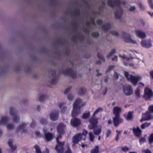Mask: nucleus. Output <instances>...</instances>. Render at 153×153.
I'll list each match as a JSON object with an SVG mask.
<instances>
[{
    "label": "nucleus",
    "instance_id": "obj_1",
    "mask_svg": "<svg viewBox=\"0 0 153 153\" xmlns=\"http://www.w3.org/2000/svg\"><path fill=\"white\" fill-rule=\"evenodd\" d=\"M82 102V100L81 99H77L73 104V110L71 112V115L73 117L76 116L77 115L81 113L80 108L85 105V103L80 105Z\"/></svg>",
    "mask_w": 153,
    "mask_h": 153
},
{
    "label": "nucleus",
    "instance_id": "obj_2",
    "mask_svg": "<svg viewBox=\"0 0 153 153\" xmlns=\"http://www.w3.org/2000/svg\"><path fill=\"white\" fill-rule=\"evenodd\" d=\"M123 74L127 80L130 82L134 85H136L138 82L142 79L141 76H134L129 74L128 72L126 71H124Z\"/></svg>",
    "mask_w": 153,
    "mask_h": 153
},
{
    "label": "nucleus",
    "instance_id": "obj_3",
    "mask_svg": "<svg viewBox=\"0 0 153 153\" xmlns=\"http://www.w3.org/2000/svg\"><path fill=\"white\" fill-rule=\"evenodd\" d=\"M87 133V131L84 130L82 134L79 133L74 135L72 138V146H74L75 145L78 144V142L81 140H85Z\"/></svg>",
    "mask_w": 153,
    "mask_h": 153
},
{
    "label": "nucleus",
    "instance_id": "obj_4",
    "mask_svg": "<svg viewBox=\"0 0 153 153\" xmlns=\"http://www.w3.org/2000/svg\"><path fill=\"white\" fill-rule=\"evenodd\" d=\"M61 138V136L59 135L56 138L57 144L55 147V149L58 153H63L65 149V145L64 146L65 142L64 141L62 142L59 141V139Z\"/></svg>",
    "mask_w": 153,
    "mask_h": 153
},
{
    "label": "nucleus",
    "instance_id": "obj_5",
    "mask_svg": "<svg viewBox=\"0 0 153 153\" xmlns=\"http://www.w3.org/2000/svg\"><path fill=\"white\" fill-rule=\"evenodd\" d=\"M122 36L123 40L125 42L130 43L133 44H137V41L131 39L129 34L123 33L122 34Z\"/></svg>",
    "mask_w": 153,
    "mask_h": 153
},
{
    "label": "nucleus",
    "instance_id": "obj_6",
    "mask_svg": "<svg viewBox=\"0 0 153 153\" xmlns=\"http://www.w3.org/2000/svg\"><path fill=\"white\" fill-rule=\"evenodd\" d=\"M8 120L9 119L7 117H3L0 122V125L1 124H6V126L7 128L9 130H11L14 128V126L11 124H7Z\"/></svg>",
    "mask_w": 153,
    "mask_h": 153
},
{
    "label": "nucleus",
    "instance_id": "obj_7",
    "mask_svg": "<svg viewBox=\"0 0 153 153\" xmlns=\"http://www.w3.org/2000/svg\"><path fill=\"white\" fill-rule=\"evenodd\" d=\"M123 90L124 93L126 95H130L133 93V89L131 86L129 85L123 86Z\"/></svg>",
    "mask_w": 153,
    "mask_h": 153
},
{
    "label": "nucleus",
    "instance_id": "obj_8",
    "mask_svg": "<svg viewBox=\"0 0 153 153\" xmlns=\"http://www.w3.org/2000/svg\"><path fill=\"white\" fill-rule=\"evenodd\" d=\"M153 95V93L152 90L147 87H145L143 97L146 100L151 98Z\"/></svg>",
    "mask_w": 153,
    "mask_h": 153
},
{
    "label": "nucleus",
    "instance_id": "obj_9",
    "mask_svg": "<svg viewBox=\"0 0 153 153\" xmlns=\"http://www.w3.org/2000/svg\"><path fill=\"white\" fill-rule=\"evenodd\" d=\"M141 45L142 47L149 48L152 46V43L151 39L146 40H142L140 42Z\"/></svg>",
    "mask_w": 153,
    "mask_h": 153
},
{
    "label": "nucleus",
    "instance_id": "obj_10",
    "mask_svg": "<svg viewBox=\"0 0 153 153\" xmlns=\"http://www.w3.org/2000/svg\"><path fill=\"white\" fill-rule=\"evenodd\" d=\"M57 131L60 134H63L66 130V126L62 123L59 124L57 127Z\"/></svg>",
    "mask_w": 153,
    "mask_h": 153
},
{
    "label": "nucleus",
    "instance_id": "obj_11",
    "mask_svg": "<svg viewBox=\"0 0 153 153\" xmlns=\"http://www.w3.org/2000/svg\"><path fill=\"white\" fill-rule=\"evenodd\" d=\"M81 123V120L77 118L72 119L70 121L71 125L74 127L79 126L80 124Z\"/></svg>",
    "mask_w": 153,
    "mask_h": 153
},
{
    "label": "nucleus",
    "instance_id": "obj_12",
    "mask_svg": "<svg viewBox=\"0 0 153 153\" xmlns=\"http://www.w3.org/2000/svg\"><path fill=\"white\" fill-rule=\"evenodd\" d=\"M135 33L136 35L140 38H145L146 37V35L145 33L140 30H136L135 31Z\"/></svg>",
    "mask_w": 153,
    "mask_h": 153
},
{
    "label": "nucleus",
    "instance_id": "obj_13",
    "mask_svg": "<svg viewBox=\"0 0 153 153\" xmlns=\"http://www.w3.org/2000/svg\"><path fill=\"white\" fill-rule=\"evenodd\" d=\"M114 125L115 126H118V124L122 123L123 120L119 117V116H116L113 118Z\"/></svg>",
    "mask_w": 153,
    "mask_h": 153
},
{
    "label": "nucleus",
    "instance_id": "obj_14",
    "mask_svg": "<svg viewBox=\"0 0 153 153\" xmlns=\"http://www.w3.org/2000/svg\"><path fill=\"white\" fill-rule=\"evenodd\" d=\"M45 137L46 140L47 141H49L51 140L53 138V136L52 134L50 133H46V130L44 129H43Z\"/></svg>",
    "mask_w": 153,
    "mask_h": 153
},
{
    "label": "nucleus",
    "instance_id": "obj_15",
    "mask_svg": "<svg viewBox=\"0 0 153 153\" xmlns=\"http://www.w3.org/2000/svg\"><path fill=\"white\" fill-rule=\"evenodd\" d=\"M50 118L52 120H56L58 118V114L55 111H53L51 113L50 115Z\"/></svg>",
    "mask_w": 153,
    "mask_h": 153
},
{
    "label": "nucleus",
    "instance_id": "obj_16",
    "mask_svg": "<svg viewBox=\"0 0 153 153\" xmlns=\"http://www.w3.org/2000/svg\"><path fill=\"white\" fill-rule=\"evenodd\" d=\"M133 132L135 136L137 137H139L141 135L142 131L138 127L136 128H133Z\"/></svg>",
    "mask_w": 153,
    "mask_h": 153
},
{
    "label": "nucleus",
    "instance_id": "obj_17",
    "mask_svg": "<svg viewBox=\"0 0 153 153\" xmlns=\"http://www.w3.org/2000/svg\"><path fill=\"white\" fill-rule=\"evenodd\" d=\"M121 111V108L118 107H114L113 109V113L115 116H119V114Z\"/></svg>",
    "mask_w": 153,
    "mask_h": 153
},
{
    "label": "nucleus",
    "instance_id": "obj_18",
    "mask_svg": "<svg viewBox=\"0 0 153 153\" xmlns=\"http://www.w3.org/2000/svg\"><path fill=\"white\" fill-rule=\"evenodd\" d=\"M107 3L109 6L110 7H113L115 5H117L120 3L119 0H115L114 1L112 0H108Z\"/></svg>",
    "mask_w": 153,
    "mask_h": 153
},
{
    "label": "nucleus",
    "instance_id": "obj_19",
    "mask_svg": "<svg viewBox=\"0 0 153 153\" xmlns=\"http://www.w3.org/2000/svg\"><path fill=\"white\" fill-rule=\"evenodd\" d=\"M133 113V112L129 111L128 112L126 115V114L124 115L126 119L127 120H130L132 118Z\"/></svg>",
    "mask_w": 153,
    "mask_h": 153
},
{
    "label": "nucleus",
    "instance_id": "obj_20",
    "mask_svg": "<svg viewBox=\"0 0 153 153\" xmlns=\"http://www.w3.org/2000/svg\"><path fill=\"white\" fill-rule=\"evenodd\" d=\"M94 117L90 118L89 121L91 124H93L96 126L98 123V119H95L94 118Z\"/></svg>",
    "mask_w": 153,
    "mask_h": 153
},
{
    "label": "nucleus",
    "instance_id": "obj_21",
    "mask_svg": "<svg viewBox=\"0 0 153 153\" xmlns=\"http://www.w3.org/2000/svg\"><path fill=\"white\" fill-rule=\"evenodd\" d=\"M58 106L60 108L61 111L62 113H64L66 110V108L64 105L62 103H60L59 104Z\"/></svg>",
    "mask_w": 153,
    "mask_h": 153
},
{
    "label": "nucleus",
    "instance_id": "obj_22",
    "mask_svg": "<svg viewBox=\"0 0 153 153\" xmlns=\"http://www.w3.org/2000/svg\"><path fill=\"white\" fill-rule=\"evenodd\" d=\"M65 150L64 153H72L71 150L70 148L69 145L67 144L65 145Z\"/></svg>",
    "mask_w": 153,
    "mask_h": 153
},
{
    "label": "nucleus",
    "instance_id": "obj_23",
    "mask_svg": "<svg viewBox=\"0 0 153 153\" xmlns=\"http://www.w3.org/2000/svg\"><path fill=\"white\" fill-rule=\"evenodd\" d=\"M101 127H100L99 128L94 129L93 130V132L95 135H99L101 132Z\"/></svg>",
    "mask_w": 153,
    "mask_h": 153
},
{
    "label": "nucleus",
    "instance_id": "obj_24",
    "mask_svg": "<svg viewBox=\"0 0 153 153\" xmlns=\"http://www.w3.org/2000/svg\"><path fill=\"white\" fill-rule=\"evenodd\" d=\"M90 113L89 111H88L87 112L84 113L82 116V119H85L88 118L90 116Z\"/></svg>",
    "mask_w": 153,
    "mask_h": 153
},
{
    "label": "nucleus",
    "instance_id": "obj_25",
    "mask_svg": "<svg viewBox=\"0 0 153 153\" xmlns=\"http://www.w3.org/2000/svg\"><path fill=\"white\" fill-rule=\"evenodd\" d=\"M13 140H10L8 141V144L11 149L13 151L15 150L16 149V146H13L12 145Z\"/></svg>",
    "mask_w": 153,
    "mask_h": 153
},
{
    "label": "nucleus",
    "instance_id": "obj_26",
    "mask_svg": "<svg viewBox=\"0 0 153 153\" xmlns=\"http://www.w3.org/2000/svg\"><path fill=\"white\" fill-rule=\"evenodd\" d=\"M99 146H96L94 148L90 151V153H98L99 152Z\"/></svg>",
    "mask_w": 153,
    "mask_h": 153
},
{
    "label": "nucleus",
    "instance_id": "obj_27",
    "mask_svg": "<svg viewBox=\"0 0 153 153\" xmlns=\"http://www.w3.org/2000/svg\"><path fill=\"white\" fill-rule=\"evenodd\" d=\"M122 11L121 10L116 12L115 13L116 17L117 19L120 18L122 15Z\"/></svg>",
    "mask_w": 153,
    "mask_h": 153
},
{
    "label": "nucleus",
    "instance_id": "obj_28",
    "mask_svg": "<svg viewBox=\"0 0 153 153\" xmlns=\"http://www.w3.org/2000/svg\"><path fill=\"white\" fill-rule=\"evenodd\" d=\"M151 124V123H146L143 124L141 126V128L142 129H144L146 128L147 127L149 126Z\"/></svg>",
    "mask_w": 153,
    "mask_h": 153
},
{
    "label": "nucleus",
    "instance_id": "obj_29",
    "mask_svg": "<svg viewBox=\"0 0 153 153\" xmlns=\"http://www.w3.org/2000/svg\"><path fill=\"white\" fill-rule=\"evenodd\" d=\"M130 60L131 59L132 61L135 64H137L140 62V60L138 58H130Z\"/></svg>",
    "mask_w": 153,
    "mask_h": 153
},
{
    "label": "nucleus",
    "instance_id": "obj_30",
    "mask_svg": "<svg viewBox=\"0 0 153 153\" xmlns=\"http://www.w3.org/2000/svg\"><path fill=\"white\" fill-rule=\"evenodd\" d=\"M89 136L90 140L91 141L93 142L94 140V134L92 132H89Z\"/></svg>",
    "mask_w": 153,
    "mask_h": 153
},
{
    "label": "nucleus",
    "instance_id": "obj_31",
    "mask_svg": "<svg viewBox=\"0 0 153 153\" xmlns=\"http://www.w3.org/2000/svg\"><path fill=\"white\" fill-rule=\"evenodd\" d=\"M152 119H153V116H152L151 115H150L146 119L142 118L140 120V121L141 122H142L143 120H149Z\"/></svg>",
    "mask_w": 153,
    "mask_h": 153
},
{
    "label": "nucleus",
    "instance_id": "obj_32",
    "mask_svg": "<svg viewBox=\"0 0 153 153\" xmlns=\"http://www.w3.org/2000/svg\"><path fill=\"white\" fill-rule=\"evenodd\" d=\"M102 109L101 108H98L97 109L94 113L93 117H94V116L97 114H98L99 112H100V111H102Z\"/></svg>",
    "mask_w": 153,
    "mask_h": 153
},
{
    "label": "nucleus",
    "instance_id": "obj_33",
    "mask_svg": "<svg viewBox=\"0 0 153 153\" xmlns=\"http://www.w3.org/2000/svg\"><path fill=\"white\" fill-rule=\"evenodd\" d=\"M140 90L139 88H137L135 91V94L136 96L137 97H140Z\"/></svg>",
    "mask_w": 153,
    "mask_h": 153
},
{
    "label": "nucleus",
    "instance_id": "obj_34",
    "mask_svg": "<svg viewBox=\"0 0 153 153\" xmlns=\"http://www.w3.org/2000/svg\"><path fill=\"white\" fill-rule=\"evenodd\" d=\"M74 74L73 72L71 70H68L67 71V73H66L65 74L71 76L72 77L74 78L75 77L72 75Z\"/></svg>",
    "mask_w": 153,
    "mask_h": 153
},
{
    "label": "nucleus",
    "instance_id": "obj_35",
    "mask_svg": "<svg viewBox=\"0 0 153 153\" xmlns=\"http://www.w3.org/2000/svg\"><path fill=\"white\" fill-rule=\"evenodd\" d=\"M36 153H42L39 147L37 146H34Z\"/></svg>",
    "mask_w": 153,
    "mask_h": 153
},
{
    "label": "nucleus",
    "instance_id": "obj_36",
    "mask_svg": "<svg viewBox=\"0 0 153 153\" xmlns=\"http://www.w3.org/2000/svg\"><path fill=\"white\" fill-rule=\"evenodd\" d=\"M116 132L117 133V134L115 139L116 140H117L119 138V135L120 134L121 131H118V130H117L116 131Z\"/></svg>",
    "mask_w": 153,
    "mask_h": 153
},
{
    "label": "nucleus",
    "instance_id": "obj_37",
    "mask_svg": "<svg viewBox=\"0 0 153 153\" xmlns=\"http://www.w3.org/2000/svg\"><path fill=\"white\" fill-rule=\"evenodd\" d=\"M119 57H121L122 59H125L126 60L128 61H129L130 59V58L126 57V56L124 55H119Z\"/></svg>",
    "mask_w": 153,
    "mask_h": 153
},
{
    "label": "nucleus",
    "instance_id": "obj_38",
    "mask_svg": "<svg viewBox=\"0 0 153 153\" xmlns=\"http://www.w3.org/2000/svg\"><path fill=\"white\" fill-rule=\"evenodd\" d=\"M148 1L150 7L153 9V0H148Z\"/></svg>",
    "mask_w": 153,
    "mask_h": 153
},
{
    "label": "nucleus",
    "instance_id": "obj_39",
    "mask_svg": "<svg viewBox=\"0 0 153 153\" xmlns=\"http://www.w3.org/2000/svg\"><path fill=\"white\" fill-rule=\"evenodd\" d=\"M111 132V131L110 130H107L105 133V137L107 138L110 136Z\"/></svg>",
    "mask_w": 153,
    "mask_h": 153
},
{
    "label": "nucleus",
    "instance_id": "obj_40",
    "mask_svg": "<svg viewBox=\"0 0 153 153\" xmlns=\"http://www.w3.org/2000/svg\"><path fill=\"white\" fill-rule=\"evenodd\" d=\"M153 142V133L149 137V142L150 143H152Z\"/></svg>",
    "mask_w": 153,
    "mask_h": 153
},
{
    "label": "nucleus",
    "instance_id": "obj_41",
    "mask_svg": "<svg viewBox=\"0 0 153 153\" xmlns=\"http://www.w3.org/2000/svg\"><path fill=\"white\" fill-rule=\"evenodd\" d=\"M146 141V140L144 137H142L140 139L139 142L140 144H141Z\"/></svg>",
    "mask_w": 153,
    "mask_h": 153
},
{
    "label": "nucleus",
    "instance_id": "obj_42",
    "mask_svg": "<svg viewBox=\"0 0 153 153\" xmlns=\"http://www.w3.org/2000/svg\"><path fill=\"white\" fill-rule=\"evenodd\" d=\"M19 120V118L15 114L14 115L13 118V121L15 122H17Z\"/></svg>",
    "mask_w": 153,
    "mask_h": 153
},
{
    "label": "nucleus",
    "instance_id": "obj_43",
    "mask_svg": "<svg viewBox=\"0 0 153 153\" xmlns=\"http://www.w3.org/2000/svg\"><path fill=\"white\" fill-rule=\"evenodd\" d=\"M116 52V50L114 49H113L111 50V52L109 53L108 55V57H109L110 56H111L112 55L114 54V53H115Z\"/></svg>",
    "mask_w": 153,
    "mask_h": 153
},
{
    "label": "nucleus",
    "instance_id": "obj_44",
    "mask_svg": "<svg viewBox=\"0 0 153 153\" xmlns=\"http://www.w3.org/2000/svg\"><path fill=\"white\" fill-rule=\"evenodd\" d=\"M96 126L93 124H91L88 126V128L90 129H93Z\"/></svg>",
    "mask_w": 153,
    "mask_h": 153
},
{
    "label": "nucleus",
    "instance_id": "obj_45",
    "mask_svg": "<svg viewBox=\"0 0 153 153\" xmlns=\"http://www.w3.org/2000/svg\"><path fill=\"white\" fill-rule=\"evenodd\" d=\"M121 149L124 152H126L128 150V148L127 146H124L121 148Z\"/></svg>",
    "mask_w": 153,
    "mask_h": 153
},
{
    "label": "nucleus",
    "instance_id": "obj_46",
    "mask_svg": "<svg viewBox=\"0 0 153 153\" xmlns=\"http://www.w3.org/2000/svg\"><path fill=\"white\" fill-rule=\"evenodd\" d=\"M40 122L42 124H45L47 123L46 120L43 119L40 120Z\"/></svg>",
    "mask_w": 153,
    "mask_h": 153
},
{
    "label": "nucleus",
    "instance_id": "obj_47",
    "mask_svg": "<svg viewBox=\"0 0 153 153\" xmlns=\"http://www.w3.org/2000/svg\"><path fill=\"white\" fill-rule=\"evenodd\" d=\"M73 96L71 94H70L68 96V99L69 101H71L72 100L73 98Z\"/></svg>",
    "mask_w": 153,
    "mask_h": 153
},
{
    "label": "nucleus",
    "instance_id": "obj_48",
    "mask_svg": "<svg viewBox=\"0 0 153 153\" xmlns=\"http://www.w3.org/2000/svg\"><path fill=\"white\" fill-rule=\"evenodd\" d=\"M149 109L150 112H153V105L149 106Z\"/></svg>",
    "mask_w": 153,
    "mask_h": 153
},
{
    "label": "nucleus",
    "instance_id": "obj_49",
    "mask_svg": "<svg viewBox=\"0 0 153 153\" xmlns=\"http://www.w3.org/2000/svg\"><path fill=\"white\" fill-rule=\"evenodd\" d=\"M114 79H117L118 78V75L116 73H115L114 76Z\"/></svg>",
    "mask_w": 153,
    "mask_h": 153
},
{
    "label": "nucleus",
    "instance_id": "obj_50",
    "mask_svg": "<svg viewBox=\"0 0 153 153\" xmlns=\"http://www.w3.org/2000/svg\"><path fill=\"white\" fill-rule=\"evenodd\" d=\"M71 88V87H69L67 88L64 91V93L65 94L67 93L70 90Z\"/></svg>",
    "mask_w": 153,
    "mask_h": 153
},
{
    "label": "nucleus",
    "instance_id": "obj_51",
    "mask_svg": "<svg viewBox=\"0 0 153 153\" xmlns=\"http://www.w3.org/2000/svg\"><path fill=\"white\" fill-rule=\"evenodd\" d=\"M143 153H151L149 149L144 150L142 151Z\"/></svg>",
    "mask_w": 153,
    "mask_h": 153
},
{
    "label": "nucleus",
    "instance_id": "obj_52",
    "mask_svg": "<svg viewBox=\"0 0 153 153\" xmlns=\"http://www.w3.org/2000/svg\"><path fill=\"white\" fill-rule=\"evenodd\" d=\"M26 126V125L25 124H23L19 128H18L19 130L20 131L22 130Z\"/></svg>",
    "mask_w": 153,
    "mask_h": 153
},
{
    "label": "nucleus",
    "instance_id": "obj_53",
    "mask_svg": "<svg viewBox=\"0 0 153 153\" xmlns=\"http://www.w3.org/2000/svg\"><path fill=\"white\" fill-rule=\"evenodd\" d=\"M111 33L113 34L114 35L116 36H118V32H117L116 31H112V32Z\"/></svg>",
    "mask_w": 153,
    "mask_h": 153
},
{
    "label": "nucleus",
    "instance_id": "obj_54",
    "mask_svg": "<svg viewBox=\"0 0 153 153\" xmlns=\"http://www.w3.org/2000/svg\"><path fill=\"white\" fill-rule=\"evenodd\" d=\"M138 85L140 87H141V86L144 87V86L145 85L143 83L141 82H139L138 84Z\"/></svg>",
    "mask_w": 153,
    "mask_h": 153
},
{
    "label": "nucleus",
    "instance_id": "obj_55",
    "mask_svg": "<svg viewBox=\"0 0 153 153\" xmlns=\"http://www.w3.org/2000/svg\"><path fill=\"white\" fill-rule=\"evenodd\" d=\"M135 9V7L134 6H133L129 8V10L130 11H133Z\"/></svg>",
    "mask_w": 153,
    "mask_h": 153
},
{
    "label": "nucleus",
    "instance_id": "obj_56",
    "mask_svg": "<svg viewBox=\"0 0 153 153\" xmlns=\"http://www.w3.org/2000/svg\"><path fill=\"white\" fill-rule=\"evenodd\" d=\"M35 122H33L32 124H31L30 126L32 128H33L34 127H35Z\"/></svg>",
    "mask_w": 153,
    "mask_h": 153
},
{
    "label": "nucleus",
    "instance_id": "obj_57",
    "mask_svg": "<svg viewBox=\"0 0 153 153\" xmlns=\"http://www.w3.org/2000/svg\"><path fill=\"white\" fill-rule=\"evenodd\" d=\"M117 56H114V57L113 58H112V60L113 61H114L116 59H117Z\"/></svg>",
    "mask_w": 153,
    "mask_h": 153
},
{
    "label": "nucleus",
    "instance_id": "obj_58",
    "mask_svg": "<svg viewBox=\"0 0 153 153\" xmlns=\"http://www.w3.org/2000/svg\"><path fill=\"white\" fill-rule=\"evenodd\" d=\"M150 74L152 78L153 79V71L150 72Z\"/></svg>",
    "mask_w": 153,
    "mask_h": 153
},
{
    "label": "nucleus",
    "instance_id": "obj_59",
    "mask_svg": "<svg viewBox=\"0 0 153 153\" xmlns=\"http://www.w3.org/2000/svg\"><path fill=\"white\" fill-rule=\"evenodd\" d=\"M139 6L142 9H144V7L142 5V4H139Z\"/></svg>",
    "mask_w": 153,
    "mask_h": 153
},
{
    "label": "nucleus",
    "instance_id": "obj_60",
    "mask_svg": "<svg viewBox=\"0 0 153 153\" xmlns=\"http://www.w3.org/2000/svg\"><path fill=\"white\" fill-rule=\"evenodd\" d=\"M49 150L48 149H46L44 153H49Z\"/></svg>",
    "mask_w": 153,
    "mask_h": 153
},
{
    "label": "nucleus",
    "instance_id": "obj_61",
    "mask_svg": "<svg viewBox=\"0 0 153 153\" xmlns=\"http://www.w3.org/2000/svg\"><path fill=\"white\" fill-rule=\"evenodd\" d=\"M114 66H109L108 68L110 70L111 69H112V68H114Z\"/></svg>",
    "mask_w": 153,
    "mask_h": 153
},
{
    "label": "nucleus",
    "instance_id": "obj_62",
    "mask_svg": "<svg viewBox=\"0 0 153 153\" xmlns=\"http://www.w3.org/2000/svg\"><path fill=\"white\" fill-rule=\"evenodd\" d=\"M108 124H110L111 123V120H109L108 121Z\"/></svg>",
    "mask_w": 153,
    "mask_h": 153
},
{
    "label": "nucleus",
    "instance_id": "obj_63",
    "mask_svg": "<svg viewBox=\"0 0 153 153\" xmlns=\"http://www.w3.org/2000/svg\"><path fill=\"white\" fill-rule=\"evenodd\" d=\"M149 14L152 17L153 16V13H151L150 12L149 13Z\"/></svg>",
    "mask_w": 153,
    "mask_h": 153
},
{
    "label": "nucleus",
    "instance_id": "obj_64",
    "mask_svg": "<svg viewBox=\"0 0 153 153\" xmlns=\"http://www.w3.org/2000/svg\"><path fill=\"white\" fill-rule=\"evenodd\" d=\"M36 134L37 135V136H39V135L40 134V133L39 132H36Z\"/></svg>",
    "mask_w": 153,
    "mask_h": 153
}]
</instances>
